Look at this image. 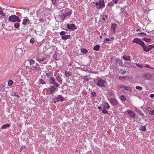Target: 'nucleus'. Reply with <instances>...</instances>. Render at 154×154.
<instances>
[{
	"label": "nucleus",
	"mask_w": 154,
	"mask_h": 154,
	"mask_svg": "<svg viewBox=\"0 0 154 154\" xmlns=\"http://www.w3.org/2000/svg\"><path fill=\"white\" fill-rule=\"evenodd\" d=\"M60 14L57 18L60 22L63 21L67 17H69L72 13V10L68 8H66L60 11Z\"/></svg>",
	"instance_id": "nucleus-1"
},
{
	"label": "nucleus",
	"mask_w": 154,
	"mask_h": 154,
	"mask_svg": "<svg viewBox=\"0 0 154 154\" xmlns=\"http://www.w3.org/2000/svg\"><path fill=\"white\" fill-rule=\"evenodd\" d=\"M36 60L41 64H45L47 63L48 60L44 56L39 54L35 58Z\"/></svg>",
	"instance_id": "nucleus-2"
},
{
	"label": "nucleus",
	"mask_w": 154,
	"mask_h": 154,
	"mask_svg": "<svg viewBox=\"0 0 154 154\" xmlns=\"http://www.w3.org/2000/svg\"><path fill=\"white\" fill-rule=\"evenodd\" d=\"M57 87L53 85L51 86L47 89L46 93L48 94H53L57 90Z\"/></svg>",
	"instance_id": "nucleus-3"
},
{
	"label": "nucleus",
	"mask_w": 154,
	"mask_h": 154,
	"mask_svg": "<svg viewBox=\"0 0 154 154\" xmlns=\"http://www.w3.org/2000/svg\"><path fill=\"white\" fill-rule=\"evenodd\" d=\"M8 20L10 21L13 22H20L21 21V20L19 18L15 15H12L10 16L9 17Z\"/></svg>",
	"instance_id": "nucleus-4"
},
{
	"label": "nucleus",
	"mask_w": 154,
	"mask_h": 154,
	"mask_svg": "<svg viewBox=\"0 0 154 154\" xmlns=\"http://www.w3.org/2000/svg\"><path fill=\"white\" fill-rule=\"evenodd\" d=\"M64 100V98L62 97L61 95H59L54 98L52 100L54 103H55L56 102H58L59 101H63Z\"/></svg>",
	"instance_id": "nucleus-5"
},
{
	"label": "nucleus",
	"mask_w": 154,
	"mask_h": 154,
	"mask_svg": "<svg viewBox=\"0 0 154 154\" xmlns=\"http://www.w3.org/2000/svg\"><path fill=\"white\" fill-rule=\"evenodd\" d=\"M96 5L97 6L96 8L97 9H102L105 6L103 0H101L99 2H97L95 3Z\"/></svg>",
	"instance_id": "nucleus-6"
},
{
	"label": "nucleus",
	"mask_w": 154,
	"mask_h": 154,
	"mask_svg": "<svg viewBox=\"0 0 154 154\" xmlns=\"http://www.w3.org/2000/svg\"><path fill=\"white\" fill-rule=\"evenodd\" d=\"M31 69L33 71L35 72H38L41 71V68L39 65L37 63H36V65H32L31 67Z\"/></svg>",
	"instance_id": "nucleus-7"
},
{
	"label": "nucleus",
	"mask_w": 154,
	"mask_h": 154,
	"mask_svg": "<svg viewBox=\"0 0 154 154\" xmlns=\"http://www.w3.org/2000/svg\"><path fill=\"white\" fill-rule=\"evenodd\" d=\"M49 82L50 84L53 85V86H54L58 87L59 85V84L56 82L55 78L53 77H51L50 78L49 80Z\"/></svg>",
	"instance_id": "nucleus-8"
},
{
	"label": "nucleus",
	"mask_w": 154,
	"mask_h": 154,
	"mask_svg": "<svg viewBox=\"0 0 154 154\" xmlns=\"http://www.w3.org/2000/svg\"><path fill=\"white\" fill-rule=\"evenodd\" d=\"M108 100L110 103L113 106H116L118 103L117 100L115 98H110L108 99Z\"/></svg>",
	"instance_id": "nucleus-9"
},
{
	"label": "nucleus",
	"mask_w": 154,
	"mask_h": 154,
	"mask_svg": "<svg viewBox=\"0 0 154 154\" xmlns=\"http://www.w3.org/2000/svg\"><path fill=\"white\" fill-rule=\"evenodd\" d=\"M105 81L102 79H99L98 82L97 83V85L98 86L102 87H105L104 83Z\"/></svg>",
	"instance_id": "nucleus-10"
},
{
	"label": "nucleus",
	"mask_w": 154,
	"mask_h": 154,
	"mask_svg": "<svg viewBox=\"0 0 154 154\" xmlns=\"http://www.w3.org/2000/svg\"><path fill=\"white\" fill-rule=\"evenodd\" d=\"M67 26L68 28V29H70L72 30L76 29L77 28L74 24H68L67 25Z\"/></svg>",
	"instance_id": "nucleus-11"
},
{
	"label": "nucleus",
	"mask_w": 154,
	"mask_h": 154,
	"mask_svg": "<svg viewBox=\"0 0 154 154\" xmlns=\"http://www.w3.org/2000/svg\"><path fill=\"white\" fill-rule=\"evenodd\" d=\"M23 50L22 48H18L15 51V54L18 56L22 55L23 54Z\"/></svg>",
	"instance_id": "nucleus-12"
},
{
	"label": "nucleus",
	"mask_w": 154,
	"mask_h": 154,
	"mask_svg": "<svg viewBox=\"0 0 154 154\" xmlns=\"http://www.w3.org/2000/svg\"><path fill=\"white\" fill-rule=\"evenodd\" d=\"M22 24L23 25H26L27 26L28 25L30 26L31 23L29 20L28 19H25L23 20Z\"/></svg>",
	"instance_id": "nucleus-13"
},
{
	"label": "nucleus",
	"mask_w": 154,
	"mask_h": 154,
	"mask_svg": "<svg viewBox=\"0 0 154 154\" xmlns=\"http://www.w3.org/2000/svg\"><path fill=\"white\" fill-rule=\"evenodd\" d=\"M147 45H145L143 46V50L144 51L146 52H148L151 49V48H150L148 46V44H147Z\"/></svg>",
	"instance_id": "nucleus-14"
},
{
	"label": "nucleus",
	"mask_w": 154,
	"mask_h": 154,
	"mask_svg": "<svg viewBox=\"0 0 154 154\" xmlns=\"http://www.w3.org/2000/svg\"><path fill=\"white\" fill-rule=\"evenodd\" d=\"M127 112L130 116L131 117L134 118L135 116V114L131 110H128L127 111Z\"/></svg>",
	"instance_id": "nucleus-15"
},
{
	"label": "nucleus",
	"mask_w": 154,
	"mask_h": 154,
	"mask_svg": "<svg viewBox=\"0 0 154 154\" xmlns=\"http://www.w3.org/2000/svg\"><path fill=\"white\" fill-rule=\"evenodd\" d=\"M38 84L39 85H45L46 82L44 80L42 79L39 78L38 79Z\"/></svg>",
	"instance_id": "nucleus-16"
},
{
	"label": "nucleus",
	"mask_w": 154,
	"mask_h": 154,
	"mask_svg": "<svg viewBox=\"0 0 154 154\" xmlns=\"http://www.w3.org/2000/svg\"><path fill=\"white\" fill-rule=\"evenodd\" d=\"M124 88L126 91H129L130 92H132V89L130 87L124 85Z\"/></svg>",
	"instance_id": "nucleus-17"
},
{
	"label": "nucleus",
	"mask_w": 154,
	"mask_h": 154,
	"mask_svg": "<svg viewBox=\"0 0 154 154\" xmlns=\"http://www.w3.org/2000/svg\"><path fill=\"white\" fill-rule=\"evenodd\" d=\"M56 78L58 82L60 83V84L62 83V79L60 77L59 75H56Z\"/></svg>",
	"instance_id": "nucleus-18"
},
{
	"label": "nucleus",
	"mask_w": 154,
	"mask_h": 154,
	"mask_svg": "<svg viewBox=\"0 0 154 154\" xmlns=\"http://www.w3.org/2000/svg\"><path fill=\"white\" fill-rule=\"evenodd\" d=\"M123 59L125 60L130 61L131 57L130 56H126L125 55H124L123 56Z\"/></svg>",
	"instance_id": "nucleus-19"
},
{
	"label": "nucleus",
	"mask_w": 154,
	"mask_h": 154,
	"mask_svg": "<svg viewBox=\"0 0 154 154\" xmlns=\"http://www.w3.org/2000/svg\"><path fill=\"white\" fill-rule=\"evenodd\" d=\"M71 37L70 35H66L61 37V38L63 40H66Z\"/></svg>",
	"instance_id": "nucleus-20"
},
{
	"label": "nucleus",
	"mask_w": 154,
	"mask_h": 154,
	"mask_svg": "<svg viewBox=\"0 0 154 154\" xmlns=\"http://www.w3.org/2000/svg\"><path fill=\"white\" fill-rule=\"evenodd\" d=\"M116 25L115 23H112L111 26V29L113 30V32H115L116 30L115 29L116 28Z\"/></svg>",
	"instance_id": "nucleus-21"
},
{
	"label": "nucleus",
	"mask_w": 154,
	"mask_h": 154,
	"mask_svg": "<svg viewBox=\"0 0 154 154\" xmlns=\"http://www.w3.org/2000/svg\"><path fill=\"white\" fill-rule=\"evenodd\" d=\"M135 110L140 115H142L143 116H144V114L142 113V111L141 110L137 108L136 107L135 108Z\"/></svg>",
	"instance_id": "nucleus-22"
},
{
	"label": "nucleus",
	"mask_w": 154,
	"mask_h": 154,
	"mask_svg": "<svg viewBox=\"0 0 154 154\" xmlns=\"http://www.w3.org/2000/svg\"><path fill=\"white\" fill-rule=\"evenodd\" d=\"M105 104L103 108H105L107 109H109L110 108V106L108 103L105 102Z\"/></svg>",
	"instance_id": "nucleus-23"
},
{
	"label": "nucleus",
	"mask_w": 154,
	"mask_h": 154,
	"mask_svg": "<svg viewBox=\"0 0 154 154\" xmlns=\"http://www.w3.org/2000/svg\"><path fill=\"white\" fill-rule=\"evenodd\" d=\"M11 126V124H5L2 126V128L3 129H4L6 128H9Z\"/></svg>",
	"instance_id": "nucleus-24"
},
{
	"label": "nucleus",
	"mask_w": 154,
	"mask_h": 154,
	"mask_svg": "<svg viewBox=\"0 0 154 154\" xmlns=\"http://www.w3.org/2000/svg\"><path fill=\"white\" fill-rule=\"evenodd\" d=\"M65 75L66 76L68 77L71 76L72 74L69 71H66L65 73Z\"/></svg>",
	"instance_id": "nucleus-25"
},
{
	"label": "nucleus",
	"mask_w": 154,
	"mask_h": 154,
	"mask_svg": "<svg viewBox=\"0 0 154 154\" xmlns=\"http://www.w3.org/2000/svg\"><path fill=\"white\" fill-rule=\"evenodd\" d=\"M100 48V46L99 45H96L93 48V50H94L98 51L99 50Z\"/></svg>",
	"instance_id": "nucleus-26"
},
{
	"label": "nucleus",
	"mask_w": 154,
	"mask_h": 154,
	"mask_svg": "<svg viewBox=\"0 0 154 154\" xmlns=\"http://www.w3.org/2000/svg\"><path fill=\"white\" fill-rule=\"evenodd\" d=\"M53 4L54 5L59 3V0H51Z\"/></svg>",
	"instance_id": "nucleus-27"
},
{
	"label": "nucleus",
	"mask_w": 154,
	"mask_h": 154,
	"mask_svg": "<svg viewBox=\"0 0 154 154\" xmlns=\"http://www.w3.org/2000/svg\"><path fill=\"white\" fill-rule=\"evenodd\" d=\"M81 52L84 54H87L88 52V51L85 48L81 49Z\"/></svg>",
	"instance_id": "nucleus-28"
},
{
	"label": "nucleus",
	"mask_w": 154,
	"mask_h": 154,
	"mask_svg": "<svg viewBox=\"0 0 154 154\" xmlns=\"http://www.w3.org/2000/svg\"><path fill=\"white\" fill-rule=\"evenodd\" d=\"M142 39L144 41L147 42H150L151 41V40L150 39L147 38H143Z\"/></svg>",
	"instance_id": "nucleus-29"
},
{
	"label": "nucleus",
	"mask_w": 154,
	"mask_h": 154,
	"mask_svg": "<svg viewBox=\"0 0 154 154\" xmlns=\"http://www.w3.org/2000/svg\"><path fill=\"white\" fill-rule=\"evenodd\" d=\"M5 85L6 84L5 83H3L0 85V87L2 91H4V89L3 88L5 86Z\"/></svg>",
	"instance_id": "nucleus-30"
},
{
	"label": "nucleus",
	"mask_w": 154,
	"mask_h": 154,
	"mask_svg": "<svg viewBox=\"0 0 154 154\" xmlns=\"http://www.w3.org/2000/svg\"><path fill=\"white\" fill-rule=\"evenodd\" d=\"M140 129L142 131H146V126L145 125L141 127Z\"/></svg>",
	"instance_id": "nucleus-31"
},
{
	"label": "nucleus",
	"mask_w": 154,
	"mask_h": 154,
	"mask_svg": "<svg viewBox=\"0 0 154 154\" xmlns=\"http://www.w3.org/2000/svg\"><path fill=\"white\" fill-rule=\"evenodd\" d=\"M106 108H103V109L102 110V112L104 114H108V111H107L106 109Z\"/></svg>",
	"instance_id": "nucleus-32"
},
{
	"label": "nucleus",
	"mask_w": 154,
	"mask_h": 154,
	"mask_svg": "<svg viewBox=\"0 0 154 154\" xmlns=\"http://www.w3.org/2000/svg\"><path fill=\"white\" fill-rule=\"evenodd\" d=\"M91 95L92 97H94L96 96V92L94 91L93 92L91 93Z\"/></svg>",
	"instance_id": "nucleus-33"
},
{
	"label": "nucleus",
	"mask_w": 154,
	"mask_h": 154,
	"mask_svg": "<svg viewBox=\"0 0 154 154\" xmlns=\"http://www.w3.org/2000/svg\"><path fill=\"white\" fill-rule=\"evenodd\" d=\"M29 62L30 65H32V64H34L35 63V61L32 59H31L30 60Z\"/></svg>",
	"instance_id": "nucleus-34"
},
{
	"label": "nucleus",
	"mask_w": 154,
	"mask_h": 154,
	"mask_svg": "<svg viewBox=\"0 0 154 154\" xmlns=\"http://www.w3.org/2000/svg\"><path fill=\"white\" fill-rule=\"evenodd\" d=\"M144 43H145L144 42L141 41L140 40V39L139 44L142 45V47H143V45H145Z\"/></svg>",
	"instance_id": "nucleus-35"
},
{
	"label": "nucleus",
	"mask_w": 154,
	"mask_h": 154,
	"mask_svg": "<svg viewBox=\"0 0 154 154\" xmlns=\"http://www.w3.org/2000/svg\"><path fill=\"white\" fill-rule=\"evenodd\" d=\"M66 32H67L62 31L60 32V35L62 36H63L65 35Z\"/></svg>",
	"instance_id": "nucleus-36"
},
{
	"label": "nucleus",
	"mask_w": 154,
	"mask_h": 154,
	"mask_svg": "<svg viewBox=\"0 0 154 154\" xmlns=\"http://www.w3.org/2000/svg\"><path fill=\"white\" fill-rule=\"evenodd\" d=\"M13 82V81L12 80H10L8 82V85L9 86L11 85Z\"/></svg>",
	"instance_id": "nucleus-37"
},
{
	"label": "nucleus",
	"mask_w": 154,
	"mask_h": 154,
	"mask_svg": "<svg viewBox=\"0 0 154 154\" xmlns=\"http://www.w3.org/2000/svg\"><path fill=\"white\" fill-rule=\"evenodd\" d=\"M138 35H142L144 36H146V33L142 32L138 33Z\"/></svg>",
	"instance_id": "nucleus-38"
},
{
	"label": "nucleus",
	"mask_w": 154,
	"mask_h": 154,
	"mask_svg": "<svg viewBox=\"0 0 154 154\" xmlns=\"http://www.w3.org/2000/svg\"><path fill=\"white\" fill-rule=\"evenodd\" d=\"M121 98L123 101H125L126 99L125 96L123 95H122L121 96Z\"/></svg>",
	"instance_id": "nucleus-39"
},
{
	"label": "nucleus",
	"mask_w": 154,
	"mask_h": 154,
	"mask_svg": "<svg viewBox=\"0 0 154 154\" xmlns=\"http://www.w3.org/2000/svg\"><path fill=\"white\" fill-rule=\"evenodd\" d=\"M135 88L137 90H141L143 89V88L141 87L140 86H136L135 87Z\"/></svg>",
	"instance_id": "nucleus-40"
},
{
	"label": "nucleus",
	"mask_w": 154,
	"mask_h": 154,
	"mask_svg": "<svg viewBox=\"0 0 154 154\" xmlns=\"http://www.w3.org/2000/svg\"><path fill=\"white\" fill-rule=\"evenodd\" d=\"M35 42V39L34 38H32L30 41V42L32 44H33Z\"/></svg>",
	"instance_id": "nucleus-41"
},
{
	"label": "nucleus",
	"mask_w": 154,
	"mask_h": 154,
	"mask_svg": "<svg viewBox=\"0 0 154 154\" xmlns=\"http://www.w3.org/2000/svg\"><path fill=\"white\" fill-rule=\"evenodd\" d=\"M20 24L18 23H16L14 25V26L15 28H18L19 27Z\"/></svg>",
	"instance_id": "nucleus-42"
},
{
	"label": "nucleus",
	"mask_w": 154,
	"mask_h": 154,
	"mask_svg": "<svg viewBox=\"0 0 154 154\" xmlns=\"http://www.w3.org/2000/svg\"><path fill=\"white\" fill-rule=\"evenodd\" d=\"M46 76L48 78H49L50 76H51V73H47L45 74Z\"/></svg>",
	"instance_id": "nucleus-43"
},
{
	"label": "nucleus",
	"mask_w": 154,
	"mask_h": 154,
	"mask_svg": "<svg viewBox=\"0 0 154 154\" xmlns=\"http://www.w3.org/2000/svg\"><path fill=\"white\" fill-rule=\"evenodd\" d=\"M114 5L113 3L112 2H111L109 3L108 4V5L109 6H112Z\"/></svg>",
	"instance_id": "nucleus-44"
},
{
	"label": "nucleus",
	"mask_w": 154,
	"mask_h": 154,
	"mask_svg": "<svg viewBox=\"0 0 154 154\" xmlns=\"http://www.w3.org/2000/svg\"><path fill=\"white\" fill-rule=\"evenodd\" d=\"M136 39L137 40H136L135 42V43H136L137 44H139V41H140V39L136 38Z\"/></svg>",
	"instance_id": "nucleus-45"
},
{
	"label": "nucleus",
	"mask_w": 154,
	"mask_h": 154,
	"mask_svg": "<svg viewBox=\"0 0 154 154\" xmlns=\"http://www.w3.org/2000/svg\"><path fill=\"white\" fill-rule=\"evenodd\" d=\"M0 14L2 15V16H5V14H3V12L2 11V10H0Z\"/></svg>",
	"instance_id": "nucleus-46"
},
{
	"label": "nucleus",
	"mask_w": 154,
	"mask_h": 154,
	"mask_svg": "<svg viewBox=\"0 0 154 154\" xmlns=\"http://www.w3.org/2000/svg\"><path fill=\"white\" fill-rule=\"evenodd\" d=\"M136 66L140 68H143V67L141 65H139V64L136 63Z\"/></svg>",
	"instance_id": "nucleus-47"
},
{
	"label": "nucleus",
	"mask_w": 154,
	"mask_h": 154,
	"mask_svg": "<svg viewBox=\"0 0 154 154\" xmlns=\"http://www.w3.org/2000/svg\"><path fill=\"white\" fill-rule=\"evenodd\" d=\"M105 41H107V42L110 41V39L108 38H107L106 39H104V42L105 43H106V42H105Z\"/></svg>",
	"instance_id": "nucleus-48"
},
{
	"label": "nucleus",
	"mask_w": 154,
	"mask_h": 154,
	"mask_svg": "<svg viewBox=\"0 0 154 154\" xmlns=\"http://www.w3.org/2000/svg\"><path fill=\"white\" fill-rule=\"evenodd\" d=\"M124 85H118V87L119 88H122V87H123L124 88Z\"/></svg>",
	"instance_id": "nucleus-49"
},
{
	"label": "nucleus",
	"mask_w": 154,
	"mask_h": 154,
	"mask_svg": "<svg viewBox=\"0 0 154 154\" xmlns=\"http://www.w3.org/2000/svg\"><path fill=\"white\" fill-rule=\"evenodd\" d=\"M149 97L152 98H153L154 97V94H151L149 95Z\"/></svg>",
	"instance_id": "nucleus-50"
},
{
	"label": "nucleus",
	"mask_w": 154,
	"mask_h": 154,
	"mask_svg": "<svg viewBox=\"0 0 154 154\" xmlns=\"http://www.w3.org/2000/svg\"><path fill=\"white\" fill-rule=\"evenodd\" d=\"M119 64L120 66H123V63L122 62L120 61L119 62Z\"/></svg>",
	"instance_id": "nucleus-51"
},
{
	"label": "nucleus",
	"mask_w": 154,
	"mask_h": 154,
	"mask_svg": "<svg viewBox=\"0 0 154 154\" xmlns=\"http://www.w3.org/2000/svg\"><path fill=\"white\" fill-rule=\"evenodd\" d=\"M146 109L148 111H150L151 110V108L150 107H147L146 108Z\"/></svg>",
	"instance_id": "nucleus-52"
},
{
	"label": "nucleus",
	"mask_w": 154,
	"mask_h": 154,
	"mask_svg": "<svg viewBox=\"0 0 154 154\" xmlns=\"http://www.w3.org/2000/svg\"><path fill=\"white\" fill-rule=\"evenodd\" d=\"M119 1V0H112V1L114 2L115 4H117Z\"/></svg>",
	"instance_id": "nucleus-53"
},
{
	"label": "nucleus",
	"mask_w": 154,
	"mask_h": 154,
	"mask_svg": "<svg viewBox=\"0 0 154 154\" xmlns=\"http://www.w3.org/2000/svg\"><path fill=\"white\" fill-rule=\"evenodd\" d=\"M144 67L148 68H152V67H150V65H148L145 66Z\"/></svg>",
	"instance_id": "nucleus-54"
},
{
	"label": "nucleus",
	"mask_w": 154,
	"mask_h": 154,
	"mask_svg": "<svg viewBox=\"0 0 154 154\" xmlns=\"http://www.w3.org/2000/svg\"><path fill=\"white\" fill-rule=\"evenodd\" d=\"M13 96H16L17 97H19L20 96L16 94V93H13Z\"/></svg>",
	"instance_id": "nucleus-55"
},
{
	"label": "nucleus",
	"mask_w": 154,
	"mask_h": 154,
	"mask_svg": "<svg viewBox=\"0 0 154 154\" xmlns=\"http://www.w3.org/2000/svg\"><path fill=\"white\" fill-rule=\"evenodd\" d=\"M150 114H151L154 115V110H152L150 112Z\"/></svg>",
	"instance_id": "nucleus-56"
},
{
	"label": "nucleus",
	"mask_w": 154,
	"mask_h": 154,
	"mask_svg": "<svg viewBox=\"0 0 154 154\" xmlns=\"http://www.w3.org/2000/svg\"><path fill=\"white\" fill-rule=\"evenodd\" d=\"M25 147V146H21L20 148V151H22V150Z\"/></svg>",
	"instance_id": "nucleus-57"
},
{
	"label": "nucleus",
	"mask_w": 154,
	"mask_h": 154,
	"mask_svg": "<svg viewBox=\"0 0 154 154\" xmlns=\"http://www.w3.org/2000/svg\"><path fill=\"white\" fill-rule=\"evenodd\" d=\"M39 20L40 22H43L44 21L43 19L42 18H40Z\"/></svg>",
	"instance_id": "nucleus-58"
},
{
	"label": "nucleus",
	"mask_w": 154,
	"mask_h": 154,
	"mask_svg": "<svg viewBox=\"0 0 154 154\" xmlns=\"http://www.w3.org/2000/svg\"><path fill=\"white\" fill-rule=\"evenodd\" d=\"M114 38L113 37H112L110 39V41H112L114 40Z\"/></svg>",
	"instance_id": "nucleus-59"
},
{
	"label": "nucleus",
	"mask_w": 154,
	"mask_h": 154,
	"mask_svg": "<svg viewBox=\"0 0 154 154\" xmlns=\"http://www.w3.org/2000/svg\"><path fill=\"white\" fill-rule=\"evenodd\" d=\"M124 77H119V79L120 80H122L124 78Z\"/></svg>",
	"instance_id": "nucleus-60"
},
{
	"label": "nucleus",
	"mask_w": 154,
	"mask_h": 154,
	"mask_svg": "<svg viewBox=\"0 0 154 154\" xmlns=\"http://www.w3.org/2000/svg\"><path fill=\"white\" fill-rule=\"evenodd\" d=\"M126 73V71H124L122 72V74H124L125 73Z\"/></svg>",
	"instance_id": "nucleus-61"
},
{
	"label": "nucleus",
	"mask_w": 154,
	"mask_h": 154,
	"mask_svg": "<svg viewBox=\"0 0 154 154\" xmlns=\"http://www.w3.org/2000/svg\"><path fill=\"white\" fill-rule=\"evenodd\" d=\"M136 40H137V39H136V38H135V39H134V40H133V41L132 42H134V43H135V41H136Z\"/></svg>",
	"instance_id": "nucleus-62"
},
{
	"label": "nucleus",
	"mask_w": 154,
	"mask_h": 154,
	"mask_svg": "<svg viewBox=\"0 0 154 154\" xmlns=\"http://www.w3.org/2000/svg\"><path fill=\"white\" fill-rule=\"evenodd\" d=\"M152 48H153L154 49V44L153 45H152Z\"/></svg>",
	"instance_id": "nucleus-63"
},
{
	"label": "nucleus",
	"mask_w": 154,
	"mask_h": 154,
	"mask_svg": "<svg viewBox=\"0 0 154 154\" xmlns=\"http://www.w3.org/2000/svg\"><path fill=\"white\" fill-rule=\"evenodd\" d=\"M136 31H140V29H137V30H136Z\"/></svg>",
	"instance_id": "nucleus-64"
}]
</instances>
